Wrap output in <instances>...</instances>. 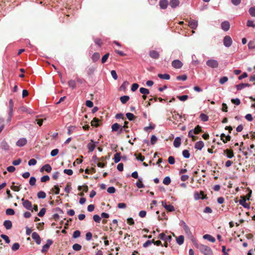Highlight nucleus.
Here are the masks:
<instances>
[{
	"instance_id": "c85d7f7f",
	"label": "nucleus",
	"mask_w": 255,
	"mask_h": 255,
	"mask_svg": "<svg viewBox=\"0 0 255 255\" xmlns=\"http://www.w3.org/2000/svg\"><path fill=\"white\" fill-rule=\"evenodd\" d=\"M100 57V55L99 53L95 52L92 55V59L94 62H95L99 59Z\"/></svg>"
},
{
	"instance_id": "a18cd8bd",
	"label": "nucleus",
	"mask_w": 255,
	"mask_h": 255,
	"mask_svg": "<svg viewBox=\"0 0 255 255\" xmlns=\"http://www.w3.org/2000/svg\"><path fill=\"white\" fill-rule=\"evenodd\" d=\"M109 55H110L109 53H107L103 56L102 60H101V62L103 64L105 63L107 61L108 58L109 57Z\"/></svg>"
},
{
	"instance_id": "5fc2aeb1",
	"label": "nucleus",
	"mask_w": 255,
	"mask_h": 255,
	"mask_svg": "<svg viewBox=\"0 0 255 255\" xmlns=\"http://www.w3.org/2000/svg\"><path fill=\"white\" fill-rule=\"evenodd\" d=\"M5 213L7 215H13L15 213L14 210L10 208L6 209Z\"/></svg>"
},
{
	"instance_id": "20e7f679",
	"label": "nucleus",
	"mask_w": 255,
	"mask_h": 255,
	"mask_svg": "<svg viewBox=\"0 0 255 255\" xmlns=\"http://www.w3.org/2000/svg\"><path fill=\"white\" fill-rule=\"evenodd\" d=\"M223 43L226 47H229L231 46L232 44L231 37L229 35L225 36L223 40Z\"/></svg>"
},
{
	"instance_id": "39448f33",
	"label": "nucleus",
	"mask_w": 255,
	"mask_h": 255,
	"mask_svg": "<svg viewBox=\"0 0 255 255\" xmlns=\"http://www.w3.org/2000/svg\"><path fill=\"white\" fill-rule=\"evenodd\" d=\"M53 244V241L51 239H48L47 240V243L45 245H44L42 247V249L41 250V252L42 253H45L49 249L50 246Z\"/></svg>"
},
{
	"instance_id": "bf43d9fd",
	"label": "nucleus",
	"mask_w": 255,
	"mask_h": 255,
	"mask_svg": "<svg viewBox=\"0 0 255 255\" xmlns=\"http://www.w3.org/2000/svg\"><path fill=\"white\" fill-rule=\"evenodd\" d=\"M177 98L181 101H185L188 99V96L187 95L178 96Z\"/></svg>"
},
{
	"instance_id": "774afa93",
	"label": "nucleus",
	"mask_w": 255,
	"mask_h": 255,
	"mask_svg": "<svg viewBox=\"0 0 255 255\" xmlns=\"http://www.w3.org/2000/svg\"><path fill=\"white\" fill-rule=\"evenodd\" d=\"M248 47L250 49L255 48V43L254 41H250L248 43Z\"/></svg>"
},
{
	"instance_id": "e2e57ef3",
	"label": "nucleus",
	"mask_w": 255,
	"mask_h": 255,
	"mask_svg": "<svg viewBox=\"0 0 255 255\" xmlns=\"http://www.w3.org/2000/svg\"><path fill=\"white\" fill-rule=\"evenodd\" d=\"M228 80V78L227 77L224 76L222 77L219 81V82L221 84H224Z\"/></svg>"
},
{
	"instance_id": "0e129e2a",
	"label": "nucleus",
	"mask_w": 255,
	"mask_h": 255,
	"mask_svg": "<svg viewBox=\"0 0 255 255\" xmlns=\"http://www.w3.org/2000/svg\"><path fill=\"white\" fill-rule=\"evenodd\" d=\"M157 140V138L155 135H152L151 137L150 142L151 144L154 145Z\"/></svg>"
},
{
	"instance_id": "cd10ccee",
	"label": "nucleus",
	"mask_w": 255,
	"mask_h": 255,
	"mask_svg": "<svg viewBox=\"0 0 255 255\" xmlns=\"http://www.w3.org/2000/svg\"><path fill=\"white\" fill-rule=\"evenodd\" d=\"M239 203L245 208L248 207V205L246 203V198L244 196L241 197V199L239 200Z\"/></svg>"
},
{
	"instance_id": "f704fd0d",
	"label": "nucleus",
	"mask_w": 255,
	"mask_h": 255,
	"mask_svg": "<svg viewBox=\"0 0 255 255\" xmlns=\"http://www.w3.org/2000/svg\"><path fill=\"white\" fill-rule=\"evenodd\" d=\"M129 99V97L128 96H123L121 97L120 100L123 104H126Z\"/></svg>"
},
{
	"instance_id": "8fccbe9b",
	"label": "nucleus",
	"mask_w": 255,
	"mask_h": 255,
	"mask_svg": "<svg viewBox=\"0 0 255 255\" xmlns=\"http://www.w3.org/2000/svg\"><path fill=\"white\" fill-rule=\"evenodd\" d=\"M19 247H20L19 244L17 243H15L12 245V246L11 247V249L13 251H16L19 249Z\"/></svg>"
},
{
	"instance_id": "a211bd4d",
	"label": "nucleus",
	"mask_w": 255,
	"mask_h": 255,
	"mask_svg": "<svg viewBox=\"0 0 255 255\" xmlns=\"http://www.w3.org/2000/svg\"><path fill=\"white\" fill-rule=\"evenodd\" d=\"M27 143V140L25 138L19 139L16 142V145L18 146L21 147L25 145Z\"/></svg>"
},
{
	"instance_id": "bb28decb",
	"label": "nucleus",
	"mask_w": 255,
	"mask_h": 255,
	"mask_svg": "<svg viewBox=\"0 0 255 255\" xmlns=\"http://www.w3.org/2000/svg\"><path fill=\"white\" fill-rule=\"evenodd\" d=\"M203 238L204 239L208 240V241H209L210 242H211L212 243H214L216 241L215 238H214L212 236L208 235V234H206V235H204Z\"/></svg>"
},
{
	"instance_id": "680f3d73",
	"label": "nucleus",
	"mask_w": 255,
	"mask_h": 255,
	"mask_svg": "<svg viewBox=\"0 0 255 255\" xmlns=\"http://www.w3.org/2000/svg\"><path fill=\"white\" fill-rule=\"evenodd\" d=\"M46 212V209L45 208H42L39 212L38 213V216L39 217H43Z\"/></svg>"
},
{
	"instance_id": "de8ad7c7",
	"label": "nucleus",
	"mask_w": 255,
	"mask_h": 255,
	"mask_svg": "<svg viewBox=\"0 0 255 255\" xmlns=\"http://www.w3.org/2000/svg\"><path fill=\"white\" fill-rule=\"evenodd\" d=\"M80 235H81L80 231L79 230H76V231H74L73 233V238H75V239L78 238L80 237Z\"/></svg>"
},
{
	"instance_id": "09e8293b",
	"label": "nucleus",
	"mask_w": 255,
	"mask_h": 255,
	"mask_svg": "<svg viewBox=\"0 0 255 255\" xmlns=\"http://www.w3.org/2000/svg\"><path fill=\"white\" fill-rule=\"evenodd\" d=\"M128 121H125L124 122V125L121 128L119 132L122 133L123 132V128H128Z\"/></svg>"
},
{
	"instance_id": "052dcab7",
	"label": "nucleus",
	"mask_w": 255,
	"mask_h": 255,
	"mask_svg": "<svg viewBox=\"0 0 255 255\" xmlns=\"http://www.w3.org/2000/svg\"><path fill=\"white\" fill-rule=\"evenodd\" d=\"M247 26L248 27H252L253 28L255 27V24L254 23L253 21L249 20L247 22Z\"/></svg>"
},
{
	"instance_id": "a19ab883",
	"label": "nucleus",
	"mask_w": 255,
	"mask_h": 255,
	"mask_svg": "<svg viewBox=\"0 0 255 255\" xmlns=\"http://www.w3.org/2000/svg\"><path fill=\"white\" fill-rule=\"evenodd\" d=\"M126 116L129 121H132L135 118V117L134 116V115L130 113H127Z\"/></svg>"
},
{
	"instance_id": "e433bc0d",
	"label": "nucleus",
	"mask_w": 255,
	"mask_h": 255,
	"mask_svg": "<svg viewBox=\"0 0 255 255\" xmlns=\"http://www.w3.org/2000/svg\"><path fill=\"white\" fill-rule=\"evenodd\" d=\"M155 127L154 124L152 123H150L148 127H145L144 128V130L145 131H147L148 129H153Z\"/></svg>"
},
{
	"instance_id": "dca6fc26",
	"label": "nucleus",
	"mask_w": 255,
	"mask_h": 255,
	"mask_svg": "<svg viewBox=\"0 0 255 255\" xmlns=\"http://www.w3.org/2000/svg\"><path fill=\"white\" fill-rule=\"evenodd\" d=\"M220 137L221 139L224 143H226L228 141H229L231 139V137L230 135H226L224 133H222L220 135Z\"/></svg>"
},
{
	"instance_id": "5701e85b",
	"label": "nucleus",
	"mask_w": 255,
	"mask_h": 255,
	"mask_svg": "<svg viewBox=\"0 0 255 255\" xmlns=\"http://www.w3.org/2000/svg\"><path fill=\"white\" fill-rule=\"evenodd\" d=\"M204 142L200 140L196 142L195 144V148L198 150H201L202 148L204 147Z\"/></svg>"
},
{
	"instance_id": "6ab92c4d",
	"label": "nucleus",
	"mask_w": 255,
	"mask_h": 255,
	"mask_svg": "<svg viewBox=\"0 0 255 255\" xmlns=\"http://www.w3.org/2000/svg\"><path fill=\"white\" fill-rule=\"evenodd\" d=\"M43 170H45L47 172L49 173L52 170V167L49 164H45L40 169L41 172L43 171Z\"/></svg>"
},
{
	"instance_id": "1a4fd4ad",
	"label": "nucleus",
	"mask_w": 255,
	"mask_h": 255,
	"mask_svg": "<svg viewBox=\"0 0 255 255\" xmlns=\"http://www.w3.org/2000/svg\"><path fill=\"white\" fill-rule=\"evenodd\" d=\"M149 55L151 58L155 59H157L159 57V52L153 50L149 51Z\"/></svg>"
},
{
	"instance_id": "69168bd1",
	"label": "nucleus",
	"mask_w": 255,
	"mask_h": 255,
	"mask_svg": "<svg viewBox=\"0 0 255 255\" xmlns=\"http://www.w3.org/2000/svg\"><path fill=\"white\" fill-rule=\"evenodd\" d=\"M71 189L72 188L71 187V185L69 183H68L65 187L64 190L66 193H69L70 192Z\"/></svg>"
},
{
	"instance_id": "ea45409f",
	"label": "nucleus",
	"mask_w": 255,
	"mask_h": 255,
	"mask_svg": "<svg viewBox=\"0 0 255 255\" xmlns=\"http://www.w3.org/2000/svg\"><path fill=\"white\" fill-rule=\"evenodd\" d=\"M139 92L143 95H148L149 93V91L145 88H140Z\"/></svg>"
},
{
	"instance_id": "f8f14e48",
	"label": "nucleus",
	"mask_w": 255,
	"mask_h": 255,
	"mask_svg": "<svg viewBox=\"0 0 255 255\" xmlns=\"http://www.w3.org/2000/svg\"><path fill=\"white\" fill-rule=\"evenodd\" d=\"M169 2L167 0H160L159 5L160 8L165 9L167 7Z\"/></svg>"
},
{
	"instance_id": "423d86ee",
	"label": "nucleus",
	"mask_w": 255,
	"mask_h": 255,
	"mask_svg": "<svg viewBox=\"0 0 255 255\" xmlns=\"http://www.w3.org/2000/svg\"><path fill=\"white\" fill-rule=\"evenodd\" d=\"M172 66L176 69H180L183 66V63L179 60H174L172 62Z\"/></svg>"
},
{
	"instance_id": "4d7b16f0",
	"label": "nucleus",
	"mask_w": 255,
	"mask_h": 255,
	"mask_svg": "<svg viewBox=\"0 0 255 255\" xmlns=\"http://www.w3.org/2000/svg\"><path fill=\"white\" fill-rule=\"evenodd\" d=\"M95 43L99 46H101L103 44V42L100 38H96L94 39Z\"/></svg>"
},
{
	"instance_id": "49530a36",
	"label": "nucleus",
	"mask_w": 255,
	"mask_h": 255,
	"mask_svg": "<svg viewBox=\"0 0 255 255\" xmlns=\"http://www.w3.org/2000/svg\"><path fill=\"white\" fill-rule=\"evenodd\" d=\"M68 85L70 87L74 89L76 87V82L74 80H71L68 82Z\"/></svg>"
},
{
	"instance_id": "79ce46f5",
	"label": "nucleus",
	"mask_w": 255,
	"mask_h": 255,
	"mask_svg": "<svg viewBox=\"0 0 255 255\" xmlns=\"http://www.w3.org/2000/svg\"><path fill=\"white\" fill-rule=\"evenodd\" d=\"M200 118L203 122H206L209 119L208 116L205 114H201L200 116Z\"/></svg>"
},
{
	"instance_id": "f257e3e1",
	"label": "nucleus",
	"mask_w": 255,
	"mask_h": 255,
	"mask_svg": "<svg viewBox=\"0 0 255 255\" xmlns=\"http://www.w3.org/2000/svg\"><path fill=\"white\" fill-rule=\"evenodd\" d=\"M196 246L204 255H213L212 250L209 247L202 244H196Z\"/></svg>"
},
{
	"instance_id": "7c9ffc66",
	"label": "nucleus",
	"mask_w": 255,
	"mask_h": 255,
	"mask_svg": "<svg viewBox=\"0 0 255 255\" xmlns=\"http://www.w3.org/2000/svg\"><path fill=\"white\" fill-rule=\"evenodd\" d=\"M184 241V237L183 236L181 235L176 238V241L177 243L179 245H181L183 244Z\"/></svg>"
},
{
	"instance_id": "37998d69",
	"label": "nucleus",
	"mask_w": 255,
	"mask_h": 255,
	"mask_svg": "<svg viewBox=\"0 0 255 255\" xmlns=\"http://www.w3.org/2000/svg\"><path fill=\"white\" fill-rule=\"evenodd\" d=\"M72 248L74 250L78 251L81 249L82 246L78 244H75L73 245Z\"/></svg>"
},
{
	"instance_id": "c756f323",
	"label": "nucleus",
	"mask_w": 255,
	"mask_h": 255,
	"mask_svg": "<svg viewBox=\"0 0 255 255\" xmlns=\"http://www.w3.org/2000/svg\"><path fill=\"white\" fill-rule=\"evenodd\" d=\"M121 126L118 123H115L112 126V130L113 131H117L120 129Z\"/></svg>"
},
{
	"instance_id": "473e14b6",
	"label": "nucleus",
	"mask_w": 255,
	"mask_h": 255,
	"mask_svg": "<svg viewBox=\"0 0 255 255\" xmlns=\"http://www.w3.org/2000/svg\"><path fill=\"white\" fill-rule=\"evenodd\" d=\"M121 159V153L120 152L116 153L114 155V161L115 163H118Z\"/></svg>"
},
{
	"instance_id": "c9c22d12",
	"label": "nucleus",
	"mask_w": 255,
	"mask_h": 255,
	"mask_svg": "<svg viewBox=\"0 0 255 255\" xmlns=\"http://www.w3.org/2000/svg\"><path fill=\"white\" fill-rule=\"evenodd\" d=\"M193 130L194 133L195 134H198L200 132H202V129H201V127L200 126H199V125L197 126Z\"/></svg>"
},
{
	"instance_id": "72a5a7b5",
	"label": "nucleus",
	"mask_w": 255,
	"mask_h": 255,
	"mask_svg": "<svg viewBox=\"0 0 255 255\" xmlns=\"http://www.w3.org/2000/svg\"><path fill=\"white\" fill-rule=\"evenodd\" d=\"M37 197L39 199H44L46 197V193L44 191H40L38 192L37 193Z\"/></svg>"
},
{
	"instance_id": "4c0bfd02",
	"label": "nucleus",
	"mask_w": 255,
	"mask_h": 255,
	"mask_svg": "<svg viewBox=\"0 0 255 255\" xmlns=\"http://www.w3.org/2000/svg\"><path fill=\"white\" fill-rule=\"evenodd\" d=\"M171 183V179L168 176L165 177L163 180V183L166 185H168Z\"/></svg>"
},
{
	"instance_id": "9b49d317",
	"label": "nucleus",
	"mask_w": 255,
	"mask_h": 255,
	"mask_svg": "<svg viewBox=\"0 0 255 255\" xmlns=\"http://www.w3.org/2000/svg\"><path fill=\"white\" fill-rule=\"evenodd\" d=\"M14 106V103L13 102V100L12 99H10L9 101V118L8 120H10L11 117L13 114V108Z\"/></svg>"
},
{
	"instance_id": "f03ea898",
	"label": "nucleus",
	"mask_w": 255,
	"mask_h": 255,
	"mask_svg": "<svg viewBox=\"0 0 255 255\" xmlns=\"http://www.w3.org/2000/svg\"><path fill=\"white\" fill-rule=\"evenodd\" d=\"M21 201L22 202L23 206L28 210H31L33 212V210L32 209V203L30 201L28 200L24 199L23 198L21 199Z\"/></svg>"
},
{
	"instance_id": "412c9836",
	"label": "nucleus",
	"mask_w": 255,
	"mask_h": 255,
	"mask_svg": "<svg viewBox=\"0 0 255 255\" xmlns=\"http://www.w3.org/2000/svg\"><path fill=\"white\" fill-rule=\"evenodd\" d=\"M0 147L2 149L5 150H8L9 148V146L6 141L3 140L1 142L0 144Z\"/></svg>"
},
{
	"instance_id": "6e6552de",
	"label": "nucleus",
	"mask_w": 255,
	"mask_h": 255,
	"mask_svg": "<svg viewBox=\"0 0 255 255\" xmlns=\"http://www.w3.org/2000/svg\"><path fill=\"white\" fill-rule=\"evenodd\" d=\"M181 226H182V227L187 235H188V236L191 235L192 233H191V232L190 231V229L189 227L183 221L181 222Z\"/></svg>"
},
{
	"instance_id": "13d9d810",
	"label": "nucleus",
	"mask_w": 255,
	"mask_h": 255,
	"mask_svg": "<svg viewBox=\"0 0 255 255\" xmlns=\"http://www.w3.org/2000/svg\"><path fill=\"white\" fill-rule=\"evenodd\" d=\"M49 179H50V178L48 175H44L41 178L40 180H41V182H45L49 181Z\"/></svg>"
},
{
	"instance_id": "c03bdc74",
	"label": "nucleus",
	"mask_w": 255,
	"mask_h": 255,
	"mask_svg": "<svg viewBox=\"0 0 255 255\" xmlns=\"http://www.w3.org/2000/svg\"><path fill=\"white\" fill-rule=\"evenodd\" d=\"M182 154H183V156L186 158H188L190 157V154L189 152V151L188 150H184L183 151H182Z\"/></svg>"
},
{
	"instance_id": "603ef678",
	"label": "nucleus",
	"mask_w": 255,
	"mask_h": 255,
	"mask_svg": "<svg viewBox=\"0 0 255 255\" xmlns=\"http://www.w3.org/2000/svg\"><path fill=\"white\" fill-rule=\"evenodd\" d=\"M36 179L34 177H31L29 179V184L31 186H34L35 185Z\"/></svg>"
},
{
	"instance_id": "b1692460",
	"label": "nucleus",
	"mask_w": 255,
	"mask_h": 255,
	"mask_svg": "<svg viewBox=\"0 0 255 255\" xmlns=\"http://www.w3.org/2000/svg\"><path fill=\"white\" fill-rule=\"evenodd\" d=\"M181 138L179 137H177L175 138L173 141V145L175 147H178L181 145Z\"/></svg>"
},
{
	"instance_id": "0eeeda50",
	"label": "nucleus",
	"mask_w": 255,
	"mask_h": 255,
	"mask_svg": "<svg viewBox=\"0 0 255 255\" xmlns=\"http://www.w3.org/2000/svg\"><path fill=\"white\" fill-rule=\"evenodd\" d=\"M162 205L165 208V209L169 212H172L175 210L174 207L172 205H167L165 201L161 202Z\"/></svg>"
},
{
	"instance_id": "a878e982",
	"label": "nucleus",
	"mask_w": 255,
	"mask_h": 255,
	"mask_svg": "<svg viewBox=\"0 0 255 255\" xmlns=\"http://www.w3.org/2000/svg\"><path fill=\"white\" fill-rule=\"evenodd\" d=\"M250 86H251L250 84H249L248 83H246V84L241 83V84L236 85V88L238 90H241L245 87H250Z\"/></svg>"
},
{
	"instance_id": "aec40b11",
	"label": "nucleus",
	"mask_w": 255,
	"mask_h": 255,
	"mask_svg": "<svg viewBox=\"0 0 255 255\" xmlns=\"http://www.w3.org/2000/svg\"><path fill=\"white\" fill-rule=\"evenodd\" d=\"M225 153H226L227 157L232 158L234 156L233 150L232 149H226L224 150Z\"/></svg>"
},
{
	"instance_id": "393cba45",
	"label": "nucleus",
	"mask_w": 255,
	"mask_h": 255,
	"mask_svg": "<svg viewBox=\"0 0 255 255\" xmlns=\"http://www.w3.org/2000/svg\"><path fill=\"white\" fill-rule=\"evenodd\" d=\"M3 226L7 230H9L12 228V222L10 220H6L3 223Z\"/></svg>"
},
{
	"instance_id": "7ed1b4c3",
	"label": "nucleus",
	"mask_w": 255,
	"mask_h": 255,
	"mask_svg": "<svg viewBox=\"0 0 255 255\" xmlns=\"http://www.w3.org/2000/svg\"><path fill=\"white\" fill-rule=\"evenodd\" d=\"M206 64L208 66L213 68H217L219 65L218 62L214 59H210L208 60L206 62Z\"/></svg>"
},
{
	"instance_id": "58836bf2",
	"label": "nucleus",
	"mask_w": 255,
	"mask_h": 255,
	"mask_svg": "<svg viewBox=\"0 0 255 255\" xmlns=\"http://www.w3.org/2000/svg\"><path fill=\"white\" fill-rule=\"evenodd\" d=\"M136 185L138 188H142L144 187V184L142 182L141 179H138L136 183Z\"/></svg>"
},
{
	"instance_id": "3c124183",
	"label": "nucleus",
	"mask_w": 255,
	"mask_h": 255,
	"mask_svg": "<svg viewBox=\"0 0 255 255\" xmlns=\"http://www.w3.org/2000/svg\"><path fill=\"white\" fill-rule=\"evenodd\" d=\"M14 183L12 182V185L10 187L11 189H12V190H13L14 191H16V192L19 191L20 190V186H14Z\"/></svg>"
},
{
	"instance_id": "4468645a",
	"label": "nucleus",
	"mask_w": 255,
	"mask_h": 255,
	"mask_svg": "<svg viewBox=\"0 0 255 255\" xmlns=\"http://www.w3.org/2000/svg\"><path fill=\"white\" fill-rule=\"evenodd\" d=\"M188 23H189V24H188L189 26L193 29H196L198 26L197 21H196L194 19L190 20L189 21Z\"/></svg>"
},
{
	"instance_id": "ddd939ff",
	"label": "nucleus",
	"mask_w": 255,
	"mask_h": 255,
	"mask_svg": "<svg viewBox=\"0 0 255 255\" xmlns=\"http://www.w3.org/2000/svg\"><path fill=\"white\" fill-rule=\"evenodd\" d=\"M169 4L172 8H175L179 6L180 1L179 0H170Z\"/></svg>"
},
{
	"instance_id": "6e6d98bb",
	"label": "nucleus",
	"mask_w": 255,
	"mask_h": 255,
	"mask_svg": "<svg viewBox=\"0 0 255 255\" xmlns=\"http://www.w3.org/2000/svg\"><path fill=\"white\" fill-rule=\"evenodd\" d=\"M250 14L254 17H255V7H252L249 9V10Z\"/></svg>"
},
{
	"instance_id": "4be33fe9",
	"label": "nucleus",
	"mask_w": 255,
	"mask_h": 255,
	"mask_svg": "<svg viewBox=\"0 0 255 255\" xmlns=\"http://www.w3.org/2000/svg\"><path fill=\"white\" fill-rule=\"evenodd\" d=\"M96 147L95 142L93 140L91 139V142L89 143L87 145V147L89 150V151H93Z\"/></svg>"
},
{
	"instance_id": "864d4df0",
	"label": "nucleus",
	"mask_w": 255,
	"mask_h": 255,
	"mask_svg": "<svg viewBox=\"0 0 255 255\" xmlns=\"http://www.w3.org/2000/svg\"><path fill=\"white\" fill-rule=\"evenodd\" d=\"M51 191H52L53 192H54L55 194H59L60 189L58 185H55L54 186V188H53L51 189Z\"/></svg>"
},
{
	"instance_id": "9d476101",
	"label": "nucleus",
	"mask_w": 255,
	"mask_h": 255,
	"mask_svg": "<svg viewBox=\"0 0 255 255\" xmlns=\"http://www.w3.org/2000/svg\"><path fill=\"white\" fill-rule=\"evenodd\" d=\"M31 237L37 245H39L40 244L41 238L36 232H33L32 234Z\"/></svg>"
},
{
	"instance_id": "2eb2a0df",
	"label": "nucleus",
	"mask_w": 255,
	"mask_h": 255,
	"mask_svg": "<svg viewBox=\"0 0 255 255\" xmlns=\"http://www.w3.org/2000/svg\"><path fill=\"white\" fill-rule=\"evenodd\" d=\"M222 29L224 31H228L229 30L230 27V24L229 21H225L221 24Z\"/></svg>"
},
{
	"instance_id": "f3484780",
	"label": "nucleus",
	"mask_w": 255,
	"mask_h": 255,
	"mask_svg": "<svg viewBox=\"0 0 255 255\" xmlns=\"http://www.w3.org/2000/svg\"><path fill=\"white\" fill-rule=\"evenodd\" d=\"M100 122L101 121L99 119L94 118L91 121V124L93 127H98L100 125Z\"/></svg>"
},
{
	"instance_id": "338daca9",
	"label": "nucleus",
	"mask_w": 255,
	"mask_h": 255,
	"mask_svg": "<svg viewBox=\"0 0 255 255\" xmlns=\"http://www.w3.org/2000/svg\"><path fill=\"white\" fill-rule=\"evenodd\" d=\"M187 76L186 75L178 76L176 77L177 80H182V81H185L187 79Z\"/></svg>"
},
{
	"instance_id": "2f4dec72",
	"label": "nucleus",
	"mask_w": 255,
	"mask_h": 255,
	"mask_svg": "<svg viewBox=\"0 0 255 255\" xmlns=\"http://www.w3.org/2000/svg\"><path fill=\"white\" fill-rule=\"evenodd\" d=\"M157 76L159 78L165 80H169L170 77V75L168 74H158Z\"/></svg>"
}]
</instances>
